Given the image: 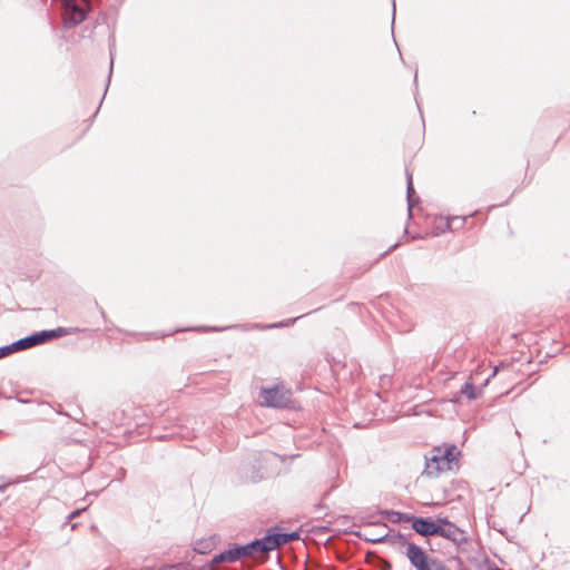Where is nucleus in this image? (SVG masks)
<instances>
[{"mask_svg": "<svg viewBox=\"0 0 570 570\" xmlns=\"http://www.w3.org/2000/svg\"><path fill=\"white\" fill-rule=\"evenodd\" d=\"M459 456L460 451L454 444L436 446L426 456L424 472L430 476H438L456 466Z\"/></svg>", "mask_w": 570, "mask_h": 570, "instance_id": "nucleus-1", "label": "nucleus"}, {"mask_svg": "<svg viewBox=\"0 0 570 570\" xmlns=\"http://www.w3.org/2000/svg\"><path fill=\"white\" fill-rule=\"evenodd\" d=\"M406 557L417 570H446L440 561L430 559L423 549L414 543L406 546Z\"/></svg>", "mask_w": 570, "mask_h": 570, "instance_id": "nucleus-2", "label": "nucleus"}, {"mask_svg": "<svg viewBox=\"0 0 570 570\" xmlns=\"http://www.w3.org/2000/svg\"><path fill=\"white\" fill-rule=\"evenodd\" d=\"M90 2H62V22L65 27H75L86 19Z\"/></svg>", "mask_w": 570, "mask_h": 570, "instance_id": "nucleus-3", "label": "nucleus"}, {"mask_svg": "<svg viewBox=\"0 0 570 570\" xmlns=\"http://www.w3.org/2000/svg\"><path fill=\"white\" fill-rule=\"evenodd\" d=\"M263 404L274 407H283L289 401V393L286 390L273 387L262 391Z\"/></svg>", "mask_w": 570, "mask_h": 570, "instance_id": "nucleus-4", "label": "nucleus"}, {"mask_svg": "<svg viewBox=\"0 0 570 570\" xmlns=\"http://www.w3.org/2000/svg\"><path fill=\"white\" fill-rule=\"evenodd\" d=\"M436 534L446 538L453 542H459L463 538L462 531L451 522L443 521L442 524H438Z\"/></svg>", "mask_w": 570, "mask_h": 570, "instance_id": "nucleus-5", "label": "nucleus"}, {"mask_svg": "<svg viewBox=\"0 0 570 570\" xmlns=\"http://www.w3.org/2000/svg\"><path fill=\"white\" fill-rule=\"evenodd\" d=\"M242 547H235L228 550H225L218 554H216L213 559L214 563H224V562H235L240 558L245 557L242 552Z\"/></svg>", "mask_w": 570, "mask_h": 570, "instance_id": "nucleus-6", "label": "nucleus"}, {"mask_svg": "<svg viewBox=\"0 0 570 570\" xmlns=\"http://www.w3.org/2000/svg\"><path fill=\"white\" fill-rule=\"evenodd\" d=\"M413 529L422 535H434L438 532V524L425 519H416Z\"/></svg>", "mask_w": 570, "mask_h": 570, "instance_id": "nucleus-7", "label": "nucleus"}, {"mask_svg": "<svg viewBox=\"0 0 570 570\" xmlns=\"http://www.w3.org/2000/svg\"><path fill=\"white\" fill-rule=\"evenodd\" d=\"M261 543L258 540H255L250 543L242 546V552L245 557H256L257 554H263Z\"/></svg>", "mask_w": 570, "mask_h": 570, "instance_id": "nucleus-8", "label": "nucleus"}, {"mask_svg": "<svg viewBox=\"0 0 570 570\" xmlns=\"http://www.w3.org/2000/svg\"><path fill=\"white\" fill-rule=\"evenodd\" d=\"M261 543V548L263 553L269 552L278 547L277 539L274 538V534H267L262 539H258Z\"/></svg>", "mask_w": 570, "mask_h": 570, "instance_id": "nucleus-9", "label": "nucleus"}, {"mask_svg": "<svg viewBox=\"0 0 570 570\" xmlns=\"http://www.w3.org/2000/svg\"><path fill=\"white\" fill-rule=\"evenodd\" d=\"M35 345H38L37 340L35 337V335H31L26 338L19 340L12 346L14 347V350H23V348L31 347Z\"/></svg>", "mask_w": 570, "mask_h": 570, "instance_id": "nucleus-10", "label": "nucleus"}, {"mask_svg": "<svg viewBox=\"0 0 570 570\" xmlns=\"http://www.w3.org/2000/svg\"><path fill=\"white\" fill-rule=\"evenodd\" d=\"M461 394L465 395L469 400L476 399L474 384L472 382H466L461 389Z\"/></svg>", "mask_w": 570, "mask_h": 570, "instance_id": "nucleus-11", "label": "nucleus"}, {"mask_svg": "<svg viewBox=\"0 0 570 570\" xmlns=\"http://www.w3.org/2000/svg\"><path fill=\"white\" fill-rule=\"evenodd\" d=\"M33 335H35V337L37 340V344L43 343L48 338H51V337L56 336L53 331H43V332L33 334Z\"/></svg>", "mask_w": 570, "mask_h": 570, "instance_id": "nucleus-12", "label": "nucleus"}, {"mask_svg": "<svg viewBox=\"0 0 570 570\" xmlns=\"http://www.w3.org/2000/svg\"><path fill=\"white\" fill-rule=\"evenodd\" d=\"M406 178H407V198L409 202H411L412 193L414 191L413 188V181H412V174L410 171H406Z\"/></svg>", "mask_w": 570, "mask_h": 570, "instance_id": "nucleus-13", "label": "nucleus"}, {"mask_svg": "<svg viewBox=\"0 0 570 570\" xmlns=\"http://www.w3.org/2000/svg\"><path fill=\"white\" fill-rule=\"evenodd\" d=\"M274 538L277 539L278 547L288 543L286 533H275Z\"/></svg>", "mask_w": 570, "mask_h": 570, "instance_id": "nucleus-14", "label": "nucleus"}, {"mask_svg": "<svg viewBox=\"0 0 570 570\" xmlns=\"http://www.w3.org/2000/svg\"><path fill=\"white\" fill-rule=\"evenodd\" d=\"M11 351H12L11 346L0 348V357L6 356Z\"/></svg>", "mask_w": 570, "mask_h": 570, "instance_id": "nucleus-15", "label": "nucleus"}, {"mask_svg": "<svg viewBox=\"0 0 570 570\" xmlns=\"http://www.w3.org/2000/svg\"><path fill=\"white\" fill-rule=\"evenodd\" d=\"M286 537H287V539H288V542H291V541H293V540L297 539V538H298V534H297V533H295V532H293V533H286Z\"/></svg>", "mask_w": 570, "mask_h": 570, "instance_id": "nucleus-16", "label": "nucleus"}, {"mask_svg": "<svg viewBox=\"0 0 570 570\" xmlns=\"http://www.w3.org/2000/svg\"><path fill=\"white\" fill-rule=\"evenodd\" d=\"M79 514H80V510H76V511L70 513L69 518L73 519V518L78 517Z\"/></svg>", "mask_w": 570, "mask_h": 570, "instance_id": "nucleus-17", "label": "nucleus"}, {"mask_svg": "<svg viewBox=\"0 0 570 570\" xmlns=\"http://www.w3.org/2000/svg\"><path fill=\"white\" fill-rule=\"evenodd\" d=\"M8 484H4L2 487H0V491H3L6 488H7Z\"/></svg>", "mask_w": 570, "mask_h": 570, "instance_id": "nucleus-18", "label": "nucleus"}, {"mask_svg": "<svg viewBox=\"0 0 570 570\" xmlns=\"http://www.w3.org/2000/svg\"><path fill=\"white\" fill-rule=\"evenodd\" d=\"M497 372H498V368L495 367V368L493 370L492 376H494V375L497 374Z\"/></svg>", "mask_w": 570, "mask_h": 570, "instance_id": "nucleus-19", "label": "nucleus"}, {"mask_svg": "<svg viewBox=\"0 0 570 570\" xmlns=\"http://www.w3.org/2000/svg\"><path fill=\"white\" fill-rule=\"evenodd\" d=\"M392 8H393V13H394L395 12V2H393Z\"/></svg>", "mask_w": 570, "mask_h": 570, "instance_id": "nucleus-20", "label": "nucleus"}]
</instances>
